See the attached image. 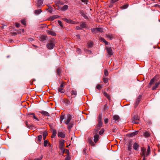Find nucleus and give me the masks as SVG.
<instances>
[{"instance_id":"nucleus-7","label":"nucleus","mask_w":160,"mask_h":160,"mask_svg":"<svg viewBox=\"0 0 160 160\" xmlns=\"http://www.w3.org/2000/svg\"><path fill=\"white\" fill-rule=\"evenodd\" d=\"M106 49L108 54L110 56L113 54L112 49L111 48H109L107 47H106Z\"/></svg>"},{"instance_id":"nucleus-5","label":"nucleus","mask_w":160,"mask_h":160,"mask_svg":"<svg viewBox=\"0 0 160 160\" xmlns=\"http://www.w3.org/2000/svg\"><path fill=\"white\" fill-rule=\"evenodd\" d=\"M55 46V44L52 41H50L49 43H48L47 45V48L49 49H52Z\"/></svg>"},{"instance_id":"nucleus-20","label":"nucleus","mask_w":160,"mask_h":160,"mask_svg":"<svg viewBox=\"0 0 160 160\" xmlns=\"http://www.w3.org/2000/svg\"><path fill=\"white\" fill-rule=\"evenodd\" d=\"M42 12V11L41 9L35 10L34 11V13L36 15H38L39 14H40Z\"/></svg>"},{"instance_id":"nucleus-18","label":"nucleus","mask_w":160,"mask_h":160,"mask_svg":"<svg viewBox=\"0 0 160 160\" xmlns=\"http://www.w3.org/2000/svg\"><path fill=\"white\" fill-rule=\"evenodd\" d=\"M42 114L47 116H49V114L47 112L42 111L40 112Z\"/></svg>"},{"instance_id":"nucleus-23","label":"nucleus","mask_w":160,"mask_h":160,"mask_svg":"<svg viewBox=\"0 0 160 160\" xmlns=\"http://www.w3.org/2000/svg\"><path fill=\"white\" fill-rule=\"evenodd\" d=\"M138 147L139 145L136 142L134 143L133 146V148L136 150H138Z\"/></svg>"},{"instance_id":"nucleus-9","label":"nucleus","mask_w":160,"mask_h":160,"mask_svg":"<svg viewBox=\"0 0 160 160\" xmlns=\"http://www.w3.org/2000/svg\"><path fill=\"white\" fill-rule=\"evenodd\" d=\"M113 119L116 122H117L119 121L120 118L118 115H114L113 117Z\"/></svg>"},{"instance_id":"nucleus-57","label":"nucleus","mask_w":160,"mask_h":160,"mask_svg":"<svg viewBox=\"0 0 160 160\" xmlns=\"http://www.w3.org/2000/svg\"><path fill=\"white\" fill-rule=\"evenodd\" d=\"M108 107L107 106V104H105L104 105V110H106L108 109Z\"/></svg>"},{"instance_id":"nucleus-6","label":"nucleus","mask_w":160,"mask_h":160,"mask_svg":"<svg viewBox=\"0 0 160 160\" xmlns=\"http://www.w3.org/2000/svg\"><path fill=\"white\" fill-rule=\"evenodd\" d=\"M98 123L96 126L97 131H98L100 129L101 127H102V121H98Z\"/></svg>"},{"instance_id":"nucleus-14","label":"nucleus","mask_w":160,"mask_h":160,"mask_svg":"<svg viewBox=\"0 0 160 160\" xmlns=\"http://www.w3.org/2000/svg\"><path fill=\"white\" fill-rule=\"evenodd\" d=\"M47 32L48 34L51 35L52 36H56V34L52 31L48 30Z\"/></svg>"},{"instance_id":"nucleus-31","label":"nucleus","mask_w":160,"mask_h":160,"mask_svg":"<svg viewBox=\"0 0 160 160\" xmlns=\"http://www.w3.org/2000/svg\"><path fill=\"white\" fill-rule=\"evenodd\" d=\"M64 88H59L58 89V91L59 92H61L62 93H63L65 92V90L63 89Z\"/></svg>"},{"instance_id":"nucleus-37","label":"nucleus","mask_w":160,"mask_h":160,"mask_svg":"<svg viewBox=\"0 0 160 160\" xmlns=\"http://www.w3.org/2000/svg\"><path fill=\"white\" fill-rule=\"evenodd\" d=\"M150 134L148 132H146L144 133V136L145 137H149Z\"/></svg>"},{"instance_id":"nucleus-64","label":"nucleus","mask_w":160,"mask_h":160,"mask_svg":"<svg viewBox=\"0 0 160 160\" xmlns=\"http://www.w3.org/2000/svg\"><path fill=\"white\" fill-rule=\"evenodd\" d=\"M132 149V145H130L128 148V150L129 151H131Z\"/></svg>"},{"instance_id":"nucleus-4","label":"nucleus","mask_w":160,"mask_h":160,"mask_svg":"<svg viewBox=\"0 0 160 160\" xmlns=\"http://www.w3.org/2000/svg\"><path fill=\"white\" fill-rule=\"evenodd\" d=\"M65 141L64 140H62L60 141L59 145V148L60 150H62L64 146Z\"/></svg>"},{"instance_id":"nucleus-11","label":"nucleus","mask_w":160,"mask_h":160,"mask_svg":"<svg viewBox=\"0 0 160 160\" xmlns=\"http://www.w3.org/2000/svg\"><path fill=\"white\" fill-rule=\"evenodd\" d=\"M43 0H38L36 4L38 7L41 6L43 4Z\"/></svg>"},{"instance_id":"nucleus-26","label":"nucleus","mask_w":160,"mask_h":160,"mask_svg":"<svg viewBox=\"0 0 160 160\" xmlns=\"http://www.w3.org/2000/svg\"><path fill=\"white\" fill-rule=\"evenodd\" d=\"M93 43L92 42H90L87 43L88 47V48H91L92 47Z\"/></svg>"},{"instance_id":"nucleus-63","label":"nucleus","mask_w":160,"mask_h":160,"mask_svg":"<svg viewBox=\"0 0 160 160\" xmlns=\"http://www.w3.org/2000/svg\"><path fill=\"white\" fill-rule=\"evenodd\" d=\"M65 153H66L67 155L69 153V152L68 150V149H65Z\"/></svg>"},{"instance_id":"nucleus-60","label":"nucleus","mask_w":160,"mask_h":160,"mask_svg":"<svg viewBox=\"0 0 160 160\" xmlns=\"http://www.w3.org/2000/svg\"><path fill=\"white\" fill-rule=\"evenodd\" d=\"M15 26H16V27H17V28H19L20 26V24L19 23H16V25H15Z\"/></svg>"},{"instance_id":"nucleus-49","label":"nucleus","mask_w":160,"mask_h":160,"mask_svg":"<svg viewBox=\"0 0 160 160\" xmlns=\"http://www.w3.org/2000/svg\"><path fill=\"white\" fill-rule=\"evenodd\" d=\"M99 40L101 42H104V41H105L106 40L105 39L102 37H100L99 38Z\"/></svg>"},{"instance_id":"nucleus-52","label":"nucleus","mask_w":160,"mask_h":160,"mask_svg":"<svg viewBox=\"0 0 160 160\" xmlns=\"http://www.w3.org/2000/svg\"><path fill=\"white\" fill-rule=\"evenodd\" d=\"M72 124L71 123H69L68 127V129H70L72 127Z\"/></svg>"},{"instance_id":"nucleus-58","label":"nucleus","mask_w":160,"mask_h":160,"mask_svg":"<svg viewBox=\"0 0 160 160\" xmlns=\"http://www.w3.org/2000/svg\"><path fill=\"white\" fill-rule=\"evenodd\" d=\"M63 20L65 21L67 23H68L69 19H68L67 18H63L62 19Z\"/></svg>"},{"instance_id":"nucleus-16","label":"nucleus","mask_w":160,"mask_h":160,"mask_svg":"<svg viewBox=\"0 0 160 160\" xmlns=\"http://www.w3.org/2000/svg\"><path fill=\"white\" fill-rule=\"evenodd\" d=\"M68 5H65L63 7H61L60 9L62 11H65L68 8Z\"/></svg>"},{"instance_id":"nucleus-47","label":"nucleus","mask_w":160,"mask_h":160,"mask_svg":"<svg viewBox=\"0 0 160 160\" xmlns=\"http://www.w3.org/2000/svg\"><path fill=\"white\" fill-rule=\"evenodd\" d=\"M65 82H62L61 84L60 87L64 88V86H65Z\"/></svg>"},{"instance_id":"nucleus-30","label":"nucleus","mask_w":160,"mask_h":160,"mask_svg":"<svg viewBox=\"0 0 160 160\" xmlns=\"http://www.w3.org/2000/svg\"><path fill=\"white\" fill-rule=\"evenodd\" d=\"M98 28H94L91 29V31L92 32H94L95 33H98Z\"/></svg>"},{"instance_id":"nucleus-39","label":"nucleus","mask_w":160,"mask_h":160,"mask_svg":"<svg viewBox=\"0 0 160 160\" xmlns=\"http://www.w3.org/2000/svg\"><path fill=\"white\" fill-rule=\"evenodd\" d=\"M44 140V146L45 147H46L47 146V144L48 143V141L45 140Z\"/></svg>"},{"instance_id":"nucleus-36","label":"nucleus","mask_w":160,"mask_h":160,"mask_svg":"<svg viewBox=\"0 0 160 160\" xmlns=\"http://www.w3.org/2000/svg\"><path fill=\"white\" fill-rule=\"evenodd\" d=\"M128 7V4L124 5L122 6L121 8L122 9H125L127 8Z\"/></svg>"},{"instance_id":"nucleus-43","label":"nucleus","mask_w":160,"mask_h":160,"mask_svg":"<svg viewBox=\"0 0 160 160\" xmlns=\"http://www.w3.org/2000/svg\"><path fill=\"white\" fill-rule=\"evenodd\" d=\"M42 156H40L39 158H36L34 159V160H41L42 158Z\"/></svg>"},{"instance_id":"nucleus-59","label":"nucleus","mask_w":160,"mask_h":160,"mask_svg":"<svg viewBox=\"0 0 160 160\" xmlns=\"http://www.w3.org/2000/svg\"><path fill=\"white\" fill-rule=\"evenodd\" d=\"M104 122L105 124L107 123L108 122V118L104 119Z\"/></svg>"},{"instance_id":"nucleus-22","label":"nucleus","mask_w":160,"mask_h":160,"mask_svg":"<svg viewBox=\"0 0 160 160\" xmlns=\"http://www.w3.org/2000/svg\"><path fill=\"white\" fill-rule=\"evenodd\" d=\"M61 71L62 70L61 68H59L57 69V73L58 74V75H59L60 77H61Z\"/></svg>"},{"instance_id":"nucleus-42","label":"nucleus","mask_w":160,"mask_h":160,"mask_svg":"<svg viewBox=\"0 0 160 160\" xmlns=\"http://www.w3.org/2000/svg\"><path fill=\"white\" fill-rule=\"evenodd\" d=\"M104 132V128H102V129L100 131V132H99V134L100 135L102 134L103 133V132Z\"/></svg>"},{"instance_id":"nucleus-35","label":"nucleus","mask_w":160,"mask_h":160,"mask_svg":"<svg viewBox=\"0 0 160 160\" xmlns=\"http://www.w3.org/2000/svg\"><path fill=\"white\" fill-rule=\"evenodd\" d=\"M140 101V100H139L137 99L136 101V102L135 103V108H136L137 106L138 105V104L139 103Z\"/></svg>"},{"instance_id":"nucleus-61","label":"nucleus","mask_w":160,"mask_h":160,"mask_svg":"<svg viewBox=\"0 0 160 160\" xmlns=\"http://www.w3.org/2000/svg\"><path fill=\"white\" fill-rule=\"evenodd\" d=\"M62 2L60 1H58L56 2V4L57 5V4H62Z\"/></svg>"},{"instance_id":"nucleus-24","label":"nucleus","mask_w":160,"mask_h":160,"mask_svg":"<svg viewBox=\"0 0 160 160\" xmlns=\"http://www.w3.org/2000/svg\"><path fill=\"white\" fill-rule=\"evenodd\" d=\"M71 93L72 96H74V97H75L77 94L76 91L74 90H72L71 91Z\"/></svg>"},{"instance_id":"nucleus-53","label":"nucleus","mask_w":160,"mask_h":160,"mask_svg":"<svg viewBox=\"0 0 160 160\" xmlns=\"http://www.w3.org/2000/svg\"><path fill=\"white\" fill-rule=\"evenodd\" d=\"M21 22L22 24H23L24 25H25L26 24V22L25 20H22L21 21Z\"/></svg>"},{"instance_id":"nucleus-54","label":"nucleus","mask_w":160,"mask_h":160,"mask_svg":"<svg viewBox=\"0 0 160 160\" xmlns=\"http://www.w3.org/2000/svg\"><path fill=\"white\" fill-rule=\"evenodd\" d=\"M32 118L37 121H38L39 120L38 118L35 116V114H34V115H32Z\"/></svg>"},{"instance_id":"nucleus-44","label":"nucleus","mask_w":160,"mask_h":160,"mask_svg":"<svg viewBox=\"0 0 160 160\" xmlns=\"http://www.w3.org/2000/svg\"><path fill=\"white\" fill-rule=\"evenodd\" d=\"M97 31H98V32H103V30L101 28H98Z\"/></svg>"},{"instance_id":"nucleus-29","label":"nucleus","mask_w":160,"mask_h":160,"mask_svg":"<svg viewBox=\"0 0 160 160\" xmlns=\"http://www.w3.org/2000/svg\"><path fill=\"white\" fill-rule=\"evenodd\" d=\"M138 131H137L136 132H133L132 133H130L129 134V136L130 137H133L137 134L138 133Z\"/></svg>"},{"instance_id":"nucleus-51","label":"nucleus","mask_w":160,"mask_h":160,"mask_svg":"<svg viewBox=\"0 0 160 160\" xmlns=\"http://www.w3.org/2000/svg\"><path fill=\"white\" fill-rule=\"evenodd\" d=\"M103 81L105 83H107L108 82V78H103Z\"/></svg>"},{"instance_id":"nucleus-45","label":"nucleus","mask_w":160,"mask_h":160,"mask_svg":"<svg viewBox=\"0 0 160 160\" xmlns=\"http://www.w3.org/2000/svg\"><path fill=\"white\" fill-rule=\"evenodd\" d=\"M98 121H102V115L101 114H100L99 115Z\"/></svg>"},{"instance_id":"nucleus-25","label":"nucleus","mask_w":160,"mask_h":160,"mask_svg":"<svg viewBox=\"0 0 160 160\" xmlns=\"http://www.w3.org/2000/svg\"><path fill=\"white\" fill-rule=\"evenodd\" d=\"M80 13L83 17L84 18H85L86 19L88 18L87 16L82 11H80Z\"/></svg>"},{"instance_id":"nucleus-8","label":"nucleus","mask_w":160,"mask_h":160,"mask_svg":"<svg viewBox=\"0 0 160 160\" xmlns=\"http://www.w3.org/2000/svg\"><path fill=\"white\" fill-rule=\"evenodd\" d=\"M72 119V116L70 114L68 115L67 117V120L65 122V123L68 125L69 124Z\"/></svg>"},{"instance_id":"nucleus-56","label":"nucleus","mask_w":160,"mask_h":160,"mask_svg":"<svg viewBox=\"0 0 160 160\" xmlns=\"http://www.w3.org/2000/svg\"><path fill=\"white\" fill-rule=\"evenodd\" d=\"M77 52H78V54H79L81 53V49L79 48L77 49Z\"/></svg>"},{"instance_id":"nucleus-21","label":"nucleus","mask_w":160,"mask_h":160,"mask_svg":"<svg viewBox=\"0 0 160 160\" xmlns=\"http://www.w3.org/2000/svg\"><path fill=\"white\" fill-rule=\"evenodd\" d=\"M59 17H60L58 15H53V16H51L50 18V19L52 21V20H54V19H55L56 18H58Z\"/></svg>"},{"instance_id":"nucleus-34","label":"nucleus","mask_w":160,"mask_h":160,"mask_svg":"<svg viewBox=\"0 0 160 160\" xmlns=\"http://www.w3.org/2000/svg\"><path fill=\"white\" fill-rule=\"evenodd\" d=\"M103 86V85H101L100 84H98L97 85V86L96 87V88L97 89H98L99 90H100L102 88Z\"/></svg>"},{"instance_id":"nucleus-28","label":"nucleus","mask_w":160,"mask_h":160,"mask_svg":"<svg viewBox=\"0 0 160 160\" xmlns=\"http://www.w3.org/2000/svg\"><path fill=\"white\" fill-rule=\"evenodd\" d=\"M64 102L67 105L70 104L71 103L70 101L67 98L64 99Z\"/></svg>"},{"instance_id":"nucleus-3","label":"nucleus","mask_w":160,"mask_h":160,"mask_svg":"<svg viewBox=\"0 0 160 160\" xmlns=\"http://www.w3.org/2000/svg\"><path fill=\"white\" fill-rule=\"evenodd\" d=\"M132 122L136 124H138L139 123V118L138 115H135L133 117Z\"/></svg>"},{"instance_id":"nucleus-10","label":"nucleus","mask_w":160,"mask_h":160,"mask_svg":"<svg viewBox=\"0 0 160 160\" xmlns=\"http://www.w3.org/2000/svg\"><path fill=\"white\" fill-rule=\"evenodd\" d=\"M58 136L62 138H64L65 137V134L62 132H58Z\"/></svg>"},{"instance_id":"nucleus-38","label":"nucleus","mask_w":160,"mask_h":160,"mask_svg":"<svg viewBox=\"0 0 160 160\" xmlns=\"http://www.w3.org/2000/svg\"><path fill=\"white\" fill-rule=\"evenodd\" d=\"M64 117H65V115H62L61 116L60 118V122L61 123H62V121L64 118Z\"/></svg>"},{"instance_id":"nucleus-15","label":"nucleus","mask_w":160,"mask_h":160,"mask_svg":"<svg viewBox=\"0 0 160 160\" xmlns=\"http://www.w3.org/2000/svg\"><path fill=\"white\" fill-rule=\"evenodd\" d=\"M88 142L92 146H94L96 145L91 138H88Z\"/></svg>"},{"instance_id":"nucleus-50","label":"nucleus","mask_w":160,"mask_h":160,"mask_svg":"<svg viewBox=\"0 0 160 160\" xmlns=\"http://www.w3.org/2000/svg\"><path fill=\"white\" fill-rule=\"evenodd\" d=\"M68 23L74 24H75V22L72 21V20L71 19H69V22Z\"/></svg>"},{"instance_id":"nucleus-17","label":"nucleus","mask_w":160,"mask_h":160,"mask_svg":"<svg viewBox=\"0 0 160 160\" xmlns=\"http://www.w3.org/2000/svg\"><path fill=\"white\" fill-rule=\"evenodd\" d=\"M103 93L104 95L105 96L109 101L110 100L111 97L108 93L106 92H103Z\"/></svg>"},{"instance_id":"nucleus-19","label":"nucleus","mask_w":160,"mask_h":160,"mask_svg":"<svg viewBox=\"0 0 160 160\" xmlns=\"http://www.w3.org/2000/svg\"><path fill=\"white\" fill-rule=\"evenodd\" d=\"M160 83V82L159 81L156 82L155 84V85L153 86V87H152V90H154L156 89V88L158 87V86L159 85Z\"/></svg>"},{"instance_id":"nucleus-41","label":"nucleus","mask_w":160,"mask_h":160,"mask_svg":"<svg viewBox=\"0 0 160 160\" xmlns=\"http://www.w3.org/2000/svg\"><path fill=\"white\" fill-rule=\"evenodd\" d=\"M58 23L59 24V25L62 28H63V26L62 24V23L61 21H60L58 20Z\"/></svg>"},{"instance_id":"nucleus-40","label":"nucleus","mask_w":160,"mask_h":160,"mask_svg":"<svg viewBox=\"0 0 160 160\" xmlns=\"http://www.w3.org/2000/svg\"><path fill=\"white\" fill-rule=\"evenodd\" d=\"M80 26L82 28H85L86 26V24L85 22H83L81 24Z\"/></svg>"},{"instance_id":"nucleus-2","label":"nucleus","mask_w":160,"mask_h":160,"mask_svg":"<svg viewBox=\"0 0 160 160\" xmlns=\"http://www.w3.org/2000/svg\"><path fill=\"white\" fill-rule=\"evenodd\" d=\"M159 77L158 75L155 76L153 78H152L150 81L149 85H150L149 87H150L151 85L153 84L155 81H157L159 79Z\"/></svg>"},{"instance_id":"nucleus-1","label":"nucleus","mask_w":160,"mask_h":160,"mask_svg":"<svg viewBox=\"0 0 160 160\" xmlns=\"http://www.w3.org/2000/svg\"><path fill=\"white\" fill-rule=\"evenodd\" d=\"M146 149V148L143 147L141 148V155L143 156H146L147 157L148 156L151 152L150 150V147L149 146H148V148L147 149V151L146 152V153L145 154Z\"/></svg>"},{"instance_id":"nucleus-55","label":"nucleus","mask_w":160,"mask_h":160,"mask_svg":"<svg viewBox=\"0 0 160 160\" xmlns=\"http://www.w3.org/2000/svg\"><path fill=\"white\" fill-rule=\"evenodd\" d=\"M61 151V153H60L61 154L63 155V154H64V153H65V149L64 148H63V150H60Z\"/></svg>"},{"instance_id":"nucleus-48","label":"nucleus","mask_w":160,"mask_h":160,"mask_svg":"<svg viewBox=\"0 0 160 160\" xmlns=\"http://www.w3.org/2000/svg\"><path fill=\"white\" fill-rule=\"evenodd\" d=\"M104 74V75L106 76H107L108 75V71H107V70H106V69L105 70Z\"/></svg>"},{"instance_id":"nucleus-33","label":"nucleus","mask_w":160,"mask_h":160,"mask_svg":"<svg viewBox=\"0 0 160 160\" xmlns=\"http://www.w3.org/2000/svg\"><path fill=\"white\" fill-rule=\"evenodd\" d=\"M57 133V132L56 130H54L53 131L52 135L51 137V138H54V137H55Z\"/></svg>"},{"instance_id":"nucleus-27","label":"nucleus","mask_w":160,"mask_h":160,"mask_svg":"<svg viewBox=\"0 0 160 160\" xmlns=\"http://www.w3.org/2000/svg\"><path fill=\"white\" fill-rule=\"evenodd\" d=\"M47 38V37L44 36H42L40 38L39 40L41 41L42 42L44 41Z\"/></svg>"},{"instance_id":"nucleus-62","label":"nucleus","mask_w":160,"mask_h":160,"mask_svg":"<svg viewBox=\"0 0 160 160\" xmlns=\"http://www.w3.org/2000/svg\"><path fill=\"white\" fill-rule=\"evenodd\" d=\"M25 125H26V126H27V127L29 128L30 127V126L28 125V121H25Z\"/></svg>"},{"instance_id":"nucleus-12","label":"nucleus","mask_w":160,"mask_h":160,"mask_svg":"<svg viewBox=\"0 0 160 160\" xmlns=\"http://www.w3.org/2000/svg\"><path fill=\"white\" fill-rule=\"evenodd\" d=\"M94 142L95 143H96L97 142L98 140L99 139V136L98 134H95L94 137Z\"/></svg>"},{"instance_id":"nucleus-32","label":"nucleus","mask_w":160,"mask_h":160,"mask_svg":"<svg viewBox=\"0 0 160 160\" xmlns=\"http://www.w3.org/2000/svg\"><path fill=\"white\" fill-rule=\"evenodd\" d=\"M48 133L46 132H44L43 133V140H45L47 136L48 135Z\"/></svg>"},{"instance_id":"nucleus-13","label":"nucleus","mask_w":160,"mask_h":160,"mask_svg":"<svg viewBox=\"0 0 160 160\" xmlns=\"http://www.w3.org/2000/svg\"><path fill=\"white\" fill-rule=\"evenodd\" d=\"M106 37L110 40H112L114 38L113 35L110 34H107Z\"/></svg>"},{"instance_id":"nucleus-46","label":"nucleus","mask_w":160,"mask_h":160,"mask_svg":"<svg viewBox=\"0 0 160 160\" xmlns=\"http://www.w3.org/2000/svg\"><path fill=\"white\" fill-rule=\"evenodd\" d=\"M42 135H39L38 136V140L39 141H41V140H42Z\"/></svg>"}]
</instances>
